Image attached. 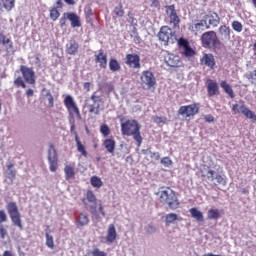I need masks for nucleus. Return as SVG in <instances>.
<instances>
[{"label": "nucleus", "instance_id": "nucleus-2", "mask_svg": "<svg viewBox=\"0 0 256 256\" xmlns=\"http://www.w3.org/2000/svg\"><path fill=\"white\" fill-rule=\"evenodd\" d=\"M157 196L162 205H168L169 209H172L173 211H175V209H179V199L177 198L175 191L169 187L160 188V190L157 192Z\"/></svg>", "mask_w": 256, "mask_h": 256}, {"label": "nucleus", "instance_id": "nucleus-15", "mask_svg": "<svg viewBox=\"0 0 256 256\" xmlns=\"http://www.w3.org/2000/svg\"><path fill=\"white\" fill-rule=\"evenodd\" d=\"M165 63L168 67H183V61H181V58L175 54H168L165 57Z\"/></svg>", "mask_w": 256, "mask_h": 256}, {"label": "nucleus", "instance_id": "nucleus-18", "mask_svg": "<svg viewBox=\"0 0 256 256\" xmlns=\"http://www.w3.org/2000/svg\"><path fill=\"white\" fill-rule=\"evenodd\" d=\"M166 13L169 15L171 23H173L175 26L181 23V19H179V16L177 15V11L175 10V5L172 4V5L166 6Z\"/></svg>", "mask_w": 256, "mask_h": 256}, {"label": "nucleus", "instance_id": "nucleus-50", "mask_svg": "<svg viewBox=\"0 0 256 256\" xmlns=\"http://www.w3.org/2000/svg\"><path fill=\"white\" fill-rule=\"evenodd\" d=\"M214 179L218 183V185H227V180L221 174H216Z\"/></svg>", "mask_w": 256, "mask_h": 256}, {"label": "nucleus", "instance_id": "nucleus-21", "mask_svg": "<svg viewBox=\"0 0 256 256\" xmlns=\"http://www.w3.org/2000/svg\"><path fill=\"white\" fill-rule=\"evenodd\" d=\"M207 93L208 97H215V95H219V84L209 79L207 84Z\"/></svg>", "mask_w": 256, "mask_h": 256}, {"label": "nucleus", "instance_id": "nucleus-32", "mask_svg": "<svg viewBox=\"0 0 256 256\" xmlns=\"http://www.w3.org/2000/svg\"><path fill=\"white\" fill-rule=\"evenodd\" d=\"M75 142H76L78 153L81 154L82 157H87L88 156L87 149L85 148V145L81 143V140H79V136H76Z\"/></svg>", "mask_w": 256, "mask_h": 256}, {"label": "nucleus", "instance_id": "nucleus-10", "mask_svg": "<svg viewBox=\"0 0 256 256\" xmlns=\"http://www.w3.org/2000/svg\"><path fill=\"white\" fill-rule=\"evenodd\" d=\"M48 162L49 169L52 173H55L57 169H59V158L57 156V150L55 149V145L50 144L48 149Z\"/></svg>", "mask_w": 256, "mask_h": 256}, {"label": "nucleus", "instance_id": "nucleus-43", "mask_svg": "<svg viewBox=\"0 0 256 256\" xmlns=\"http://www.w3.org/2000/svg\"><path fill=\"white\" fill-rule=\"evenodd\" d=\"M182 54L184 55V57H193V55H195V50H193V48L188 45L184 48Z\"/></svg>", "mask_w": 256, "mask_h": 256}, {"label": "nucleus", "instance_id": "nucleus-37", "mask_svg": "<svg viewBox=\"0 0 256 256\" xmlns=\"http://www.w3.org/2000/svg\"><path fill=\"white\" fill-rule=\"evenodd\" d=\"M207 17L209 19L208 20L209 25H212V27H217L219 25L220 18L217 13L207 15Z\"/></svg>", "mask_w": 256, "mask_h": 256}, {"label": "nucleus", "instance_id": "nucleus-36", "mask_svg": "<svg viewBox=\"0 0 256 256\" xmlns=\"http://www.w3.org/2000/svg\"><path fill=\"white\" fill-rule=\"evenodd\" d=\"M109 69L113 73L121 71V64H119V61H117V59L111 58L109 61Z\"/></svg>", "mask_w": 256, "mask_h": 256}, {"label": "nucleus", "instance_id": "nucleus-22", "mask_svg": "<svg viewBox=\"0 0 256 256\" xmlns=\"http://www.w3.org/2000/svg\"><path fill=\"white\" fill-rule=\"evenodd\" d=\"M218 32L222 41H229L231 39V28L229 26H220Z\"/></svg>", "mask_w": 256, "mask_h": 256}, {"label": "nucleus", "instance_id": "nucleus-53", "mask_svg": "<svg viewBox=\"0 0 256 256\" xmlns=\"http://www.w3.org/2000/svg\"><path fill=\"white\" fill-rule=\"evenodd\" d=\"M178 44L180 47H183V49H185L186 47H189V42L187 40H185L184 38H180L178 40Z\"/></svg>", "mask_w": 256, "mask_h": 256}, {"label": "nucleus", "instance_id": "nucleus-28", "mask_svg": "<svg viewBox=\"0 0 256 256\" xmlns=\"http://www.w3.org/2000/svg\"><path fill=\"white\" fill-rule=\"evenodd\" d=\"M103 145L106 151H108V153H112V154L115 153V145H116L115 139L108 138L103 142Z\"/></svg>", "mask_w": 256, "mask_h": 256}, {"label": "nucleus", "instance_id": "nucleus-5", "mask_svg": "<svg viewBox=\"0 0 256 256\" xmlns=\"http://www.w3.org/2000/svg\"><path fill=\"white\" fill-rule=\"evenodd\" d=\"M158 39L162 41L164 45H169V43H175L177 38L175 37V32L169 26H162L158 32Z\"/></svg>", "mask_w": 256, "mask_h": 256}, {"label": "nucleus", "instance_id": "nucleus-16", "mask_svg": "<svg viewBox=\"0 0 256 256\" xmlns=\"http://www.w3.org/2000/svg\"><path fill=\"white\" fill-rule=\"evenodd\" d=\"M200 173L204 181H215V170L211 169V166H203Z\"/></svg>", "mask_w": 256, "mask_h": 256}, {"label": "nucleus", "instance_id": "nucleus-35", "mask_svg": "<svg viewBox=\"0 0 256 256\" xmlns=\"http://www.w3.org/2000/svg\"><path fill=\"white\" fill-rule=\"evenodd\" d=\"M207 218L210 221H217L221 218V214L219 213L218 209H210L208 210Z\"/></svg>", "mask_w": 256, "mask_h": 256}, {"label": "nucleus", "instance_id": "nucleus-44", "mask_svg": "<svg viewBox=\"0 0 256 256\" xmlns=\"http://www.w3.org/2000/svg\"><path fill=\"white\" fill-rule=\"evenodd\" d=\"M86 199L89 203H97V197L93 193V191L88 190L86 193Z\"/></svg>", "mask_w": 256, "mask_h": 256}, {"label": "nucleus", "instance_id": "nucleus-51", "mask_svg": "<svg viewBox=\"0 0 256 256\" xmlns=\"http://www.w3.org/2000/svg\"><path fill=\"white\" fill-rule=\"evenodd\" d=\"M150 153L151 159L155 158L156 161H159L161 159V154L159 152H151V150H142V153Z\"/></svg>", "mask_w": 256, "mask_h": 256}, {"label": "nucleus", "instance_id": "nucleus-49", "mask_svg": "<svg viewBox=\"0 0 256 256\" xmlns=\"http://www.w3.org/2000/svg\"><path fill=\"white\" fill-rule=\"evenodd\" d=\"M161 165L164 167H172L173 166V160L169 157H163L160 161Z\"/></svg>", "mask_w": 256, "mask_h": 256}, {"label": "nucleus", "instance_id": "nucleus-26", "mask_svg": "<svg viewBox=\"0 0 256 256\" xmlns=\"http://www.w3.org/2000/svg\"><path fill=\"white\" fill-rule=\"evenodd\" d=\"M190 215L193 219H196L199 223H203L205 221V218L203 216V212L199 211L196 207L191 208Z\"/></svg>", "mask_w": 256, "mask_h": 256}, {"label": "nucleus", "instance_id": "nucleus-46", "mask_svg": "<svg viewBox=\"0 0 256 256\" xmlns=\"http://www.w3.org/2000/svg\"><path fill=\"white\" fill-rule=\"evenodd\" d=\"M46 245L49 247V249H55V242L53 241V236L49 235V233H46Z\"/></svg>", "mask_w": 256, "mask_h": 256}, {"label": "nucleus", "instance_id": "nucleus-17", "mask_svg": "<svg viewBox=\"0 0 256 256\" xmlns=\"http://www.w3.org/2000/svg\"><path fill=\"white\" fill-rule=\"evenodd\" d=\"M94 61L100 69H107V54L103 50H99L98 54L94 55Z\"/></svg>", "mask_w": 256, "mask_h": 256}, {"label": "nucleus", "instance_id": "nucleus-23", "mask_svg": "<svg viewBox=\"0 0 256 256\" xmlns=\"http://www.w3.org/2000/svg\"><path fill=\"white\" fill-rule=\"evenodd\" d=\"M78 51H79V43L75 40H70V42L66 45L67 55H77Z\"/></svg>", "mask_w": 256, "mask_h": 256}, {"label": "nucleus", "instance_id": "nucleus-33", "mask_svg": "<svg viewBox=\"0 0 256 256\" xmlns=\"http://www.w3.org/2000/svg\"><path fill=\"white\" fill-rule=\"evenodd\" d=\"M176 221H179V216L175 213H169L165 216V225L169 227V225H173Z\"/></svg>", "mask_w": 256, "mask_h": 256}, {"label": "nucleus", "instance_id": "nucleus-48", "mask_svg": "<svg viewBox=\"0 0 256 256\" xmlns=\"http://www.w3.org/2000/svg\"><path fill=\"white\" fill-rule=\"evenodd\" d=\"M67 15H69V12H64L62 17L59 20L60 27L62 28L67 27V19H69Z\"/></svg>", "mask_w": 256, "mask_h": 256}, {"label": "nucleus", "instance_id": "nucleus-47", "mask_svg": "<svg viewBox=\"0 0 256 256\" xmlns=\"http://www.w3.org/2000/svg\"><path fill=\"white\" fill-rule=\"evenodd\" d=\"M232 29H234L236 33H241V31H243V24H241L239 21H233Z\"/></svg>", "mask_w": 256, "mask_h": 256}, {"label": "nucleus", "instance_id": "nucleus-61", "mask_svg": "<svg viewBox=\"0 0 256 256\" xmlns=\"http://www.w3.org/2000/svg\"><path fill=\"white\" fill-rule=\"evenodd\" d=\"M26 95H27V97H33V95H34L33 89H28V90L26 91Z\"/></svg>", "mask_w": 256, "mask_h": 256}, {"label": "nucleus", "instance_id": "nucleus-27", "mask_svg": "<svg viewBox=\"0 0 256 256\" xmlns=\"http://www.w3.org/2000/svg\"><path fill=\"white\" fill-rule=\"evenodd\" d=\"M0 45L7 47L10 51H13V40L11 38H7L5 34L0 32Z\"/></svg>", "mask_w": 256, "mask_h": 256}, {"label": "nucleus", "instance_id": "nucleus-63", "mask_svg": "<svg viewBox=\"0 0 256 256\" xmlns=\"http://www.w3.org/2000/svg\"><path fill=\"white\" fill-rule=\"evenodd\" d=\"M56 5H57V9L63 8V2L61 0H57Z\"/></svg>", "mask_w": 256, "mask_h": 256}, {"label": "nucleus", "instance_id": "nucleus-52", "mask_svg": "<svg viewBox=\"0 0 256 256\" xmlns=\"http://www.w3.org/2000/svg\"><path fill=\"white\" fill-rule=\"evenodd\" d=\"M154 122L157 123L158 125H161V123L163 125H165V123H167V117H165V116H161V117L156 116V117H154Z\"/></svg>", "mask_w": 256, "mask_h": 256}, {"label": "nucleus", "instance_id": "nucleus-57", "mask_svg": "<svg viewBox=\"0 0 256 256\" xmlns=\"http://www.w3.org/2000/svg\"><path fill=\"white\" fill-rule=\"evenodd\" d=\"M70 132L72 133V135H74L75 141H77V137H79V134H77V131H75V124L71 125Z\"/></svg>", "mask_w": 256, "mask_h": 256}, {"label": "nucleus", "instance_id": "nucleus-30", "mask_svg": "<svg viewBox=\"0 0 256 256\" xmlns=\"http://www.w3.org/2000/svg\"><path fill=\"white\" fill-rule=\"evenodd\" d=\"M220 87L223 88V91L227 93L231 99H235V92H233V88H231V85H229L227 81L222 80L220 82Z\"/></svg>", "mask_w": 256, "mask_h": 256}, {"label": "nucleus", "instance_id": "nucleus-11", "mask_svg": "<svg viewBox=\"0 0 256 256\" xmlns=\"http://www.w3.org/2000/svg\"><path fill=\"white\" fill-rule=\"evenodd\" d=\"M64 105L69 113V115H76L78 119H81V112L79 111V107L75 102V99L71 95H67L64 98Z\"/></svg>", "mask_w": 256, "mask_h": 256}, {"label": "nucleus", "instance_id": "nucleus-6", "mask_svg": "<svg viewBox=\"0 0 256 256\" xmlns=\"http://www.w3.org/2000/svg\"><path fill=\"white\" fill-rule=\"evenodd\" d=\"M199 113V103H192L189 105L181 106L178 109V115L184 117L185 119H191Z\"/></svg>", "mask_w": 256, "mask_h": 256}, {"label": "nucleus", "instance_id": "nucleus-60", "mask_svg": "<svg viewBox=\"0 0 256 256\" xmlns=\"http://www.w3.org/2000/svg\"><path fill=\"white\" fill-rule=\"evenodd\" d=\"M151 5L150 7H158L159 6V0H150Z\"/></svg>", "mask_w": 256, "mask_h": 256}, {"label": "nucleus", "instance_id": "nucleus-25", "mask_svg": "<svg viewBox=\"0 0 256 256\" xmlns=\"http://www.w3.org/2000/svg\"><path fill=\"white\" fill-rule=\"evenodd\" d=\"M67 17H68V21L71 22V27L73 29L77 27H81V19L76 13L68 12Z\"/></svg>", "mask_w": 256, "mask_h": 256}, {"label": "nucleus", "instance_id": "nucleus-8", "mask_svg": "<svg viewBox=\"0 0 256 256\" xmlns=\"http://www.w3.org/2000/svg\"><path fill=\"white\" fill-rule=\"evenodd\" d=\"M141 85L143 89H153L155 85H157V80L155 79V75L153 72L149 70H145L142 72V75L140 77Z\"/></svg>", "mask_w": 256, "mask_h": 256}, {"label": "nucleus", "instance_id": "nucleus-59", "mask_svg": "<svg viewBox=\"0 0 256 256\" xmlns=\"http://www.w3.org/2000/svg\"><path fill=\"white\" fill-rule=\"evenodd\" d=\"M83 88L85 89V91H87V93H89V91H91V83L90 82H85L83 84Z\"/></svg>", "mask_w": 256, "mask_h": 256}, {"label": "nucleus", "instance_id": "nucleus-54", "mask_svg": "<svg viewBox=\"0 0 256 256\" xmlns=\"http://www.w3.org/2000/svg\"><path fill=\"white\" fill-rule=\"evenodd\" d=\"M7 221V214L5 210H0V223H5Z\"/></svg>", "mask_w": 256, "mask_h": 256}, {"label": "nucleus", "instance_id": "nucleus-1", "mask_svg": "<svg viewBox=\"0 0 256 256\" xmlns=\"http://www.w3.org/2000/svg\"><path fill=\"white\" fill-rule=\"evenodd\" d=\"M121 133L126 137H133L138 147H141L143 143V137L141 136V124L135 119H128L121 123Z\"/></svg>", "mask_w": 256, "mask_h": 256}, {"label": "nucleus", "instance_id": "nucleus-55", "mask_svg": "<svg viewBox=\"0 0 256 256\" xmlns=\"http://www.w3.org/2000/svg\"><path fill=\"white\" fill-rule=\"evenodd\" d=\"M47 97H48V103L50 107H54L55 103H54L53 95L51 94V92L47 93Z\"/></svg>", "mask_w": 256, "mask_h": 256}, {"label": "nucleus", "instance_id": "nucleus-24", "mask_svg": "<svg viewBox=\"0 0 256 256\" xmlns=\"http://www.w3.org/2000/svg\"><path fill=\"white\" fill-rule=\"evenodd\" d=\"M15 9V0H0V11H13Z\"/></svg>", "mask_w": 256, "mask_h": 256}, {"label": "nucleus", "instance_id": "nucleus-12", "mask_svg": "<svg viewBox=\"0 0 256 256\" xmlns=\"http://www.w3.org/2000/svg\"><path fill=\"white\" fill-rule=\"evenodd\" d=\"M200 65L207 67L210 71H214L217 68V62L215 61V56L211 53L203 54L200 58Z\"/></svg>", "mask_w": 256, "mask_h": 256}, {"label": "nucleus", "instance_id": "nucleus-58", "mask_svg": "<svg viewBox=\"0 0 256 256\" xmlns=\"http://www.w3.org/2000/svg\"><path fill=\"white\" fill-rule=\"evenodd\" d=\"M0 237L1 239H5V237H7V230L5 228L0 227Z\"/></svg>", "mask_w": 256, "mask_h": 256}, {"label": "nucleus", "instance_id": "nucleus-9", "mask_svg": "<svg viewBox=\"0 0 256 256\" xmlns=\"http://www.w3.org/2000/svg\"><path fill=\"white\" fill-rule=\"evenodd\" d=\"M91 104H87V108L89 113H94L95 115H99L101 111V105H103V98L97 95V92L92 93L90 96Z\"/></svg>", "mask_w": 256, "mask_h": 256}, {"label": "nucleus", "instance_id": "nucleus-42", "mask_svg": "<svg viewBox=\"0 0 256 256\" xmlns=\"http://www.w3.org/2000/svg\"><path fill=\"white\" fill-rule=\"evenodd\" d=\"M14 85L15 87H22V89H26L27 88V84H25V81L23 80V77L18 76L15 80H14Z\"/></svg>", "mask_w": 256, "mask_h": 256}, {"label": "nucleus", "instance_id": "nucleus-45", "mask_svg": "<svg viewBox=\"0 0 256 256\" xmlns=\"http://www.w3.org/2000/svg\"><path fill=\"white\" fill-rule=\"evenodd\" d=\"M60 15L61 13H59V10H57V8H52L50 10V19H52V21H57Z\"/></svg>", "mask_w": 256, "mask_h": 256}, {"label": "nucleus", "instance_id": "nucleus-40", "mask_svg": "<svg viewBox=\"0 0 256 256\" xmlns=\"http://www.w3.org/2000/svg\"><path fill=\"white\" fill-rule=\"evenodd\" d=\"M88 256H108V255H107V252L95 247L90 253H88Z\"/></svg>", "mask_w": 256, "mask_h": 256}, {"label": "nucleus", "instance_id": "nucleus-3", "mask_svg": "<svg viewBox=\"0 0 256 256\" xmlns=\"http://www.w3.org/2000/svg\"><path fill=\"white\" fill-rule=\"evenodd\" d=\"M202 47L205 49H221V40L217 37L215 31H208L201 36Z\"/></svg>", "mask_w": 256, "mask_h": 256}, {"label": "nucleus", "instance_id": "nucleus-56", "mask_svg": "<svg viewBox=\"0 0 256 256\" xmlns=\"http://www.w3.org/2000/svg\"><path fill=\"white\" fill-rule=\"evenodd\" d=\"M204 120L206 121V123H213L215 121V117H213V115L208 114L204 117Z\"/></svg>", "mask_w": 256, "mask_h": 256}, {"label": "nucleus", "instance_id": "nucleus-62", "mask_svg": "<svg viewBox=\"0 0 256 256\" xmlns=\"http://www.w3.org/2000/svg\"><path fill=\"white\" fill-rule=\"evenodd\" d=\"M3 256H15V254H13L12 251L6 250L4 251Z\"/></svg>", "mask_w": 256, "mask_h": 256}, {"label": "nucleus", "instance_id": "nucleus-64", "mask_svg": "<svg viewBox=\"0 0 256 256\" xmlns=\"http://www.w3.org/2000/svg\"><path fill=\"white\" fill-rule=\"evenodd\" d=\"M203 256H221L219 254H213V253H207V254H204Z\"/></svg>", "mask_w": 256, "mask_h": 256}, {"label": "nucleus", "instance_id": "nucleus-41", "mask_svg": "<svg viewBox=\"0 0 256 256\" xmlns=\"http://www.w3.org/2000/svg\"><path fill=\"white\" fill-rule=\"evenodd\" d=\"M100 133L103 137H109V135H111V128H109L107 124H102L100 126Z\"/></svg>", "mask_w": 256, "mask_h": 256}, {"label": "nucleus", "instance_id": "nucleus-14", "mask_svg": "<svg viewBox=\"0 0 256 256\" xmlns=\"http://www.w3.org/2000/svg\"><path fill=\"white\" fill-rule=\"evenodd\" d=\"M125 63L132 69H141V57H139V54H127Z\"/></svg>", "mask_w": 256, "mask_h": 256}, {"label": "nucleus", "instance_id": "nucleus-38", "mask_svg": "<svg viewBox=\"0 0 256 256\" xmlns=\"http://www.w3.org/2000/svg\"><path fill=\"white\" fill-rule=\"evenodd\" d=\"M13 167H15V164L13 163L7 164V171H8L7 175H8V179H10L11 181H13L17 177V172L13 170Z\"/></svg>", "mask_w": 256, "mask_h": 256}, {"label": "nucleus", "instance_id": "nucleus-7", "mask_svg": "<svg viewBox=\"0 0 256 256\" xmlns=\"http://www.w3.org/2000/svg\"><path fill=\"white\" fill-rule=\"evenodd\" d=\"M232 111H233L234 115L241 113L242 115H244V117H246V119H251L252 123H256L255 112H253L251 109H249L247 107V105L234 104V105H232Z\"/></svg>", "mask_w": 256, "mask_h": 256}, {"label": "nucleus", "instance_id": "nucleus-34", "mask_svg": "<svg viewBox=\"0 0 256 256\" xmlns=\"http://www.w3.org/2000/svg\"><path fill=\"white\" fill-rule=\"evenodd\" d=\"M112 15L114 19L121 18L123 17V15H125V10H123L122 3H119V5L114 8V10L112 11Z\"/></svg>", "mask_w": 256, "mask_h": 256}, {"label": "nucleus", "instance_id": "nucleus-4", "mask_svg": "<svg viewBox=\"0 0 256 256\" xmlns=\"http://www.w3.org/2000/svg\"><path fill=\"white\" fill-rule=\"evenodd\" d=\"M7 211L13 225L19 228L20 231H23V221L21 220V212H19V207H17V203L16 202L8 203Z\"/></svg>", "mask_w": 256, "mask_h": 256}, {"label": "nucleus", "instance_id": "nucleus-13", "mask_svg": "<svg viewBox=\"0 0 256 256\" xmlns=\"http://www.w3.org/2000/svg\"><path fill=\"white\" fill-rule=\"evenodd\" d=\"M20 73L22 74V77L28 83L29 85H35L36 79H35V71H33V68H29L27 66H20Z\"/></svg>", "mask_w": 256, "mask_h": 256}, {"label": "nucleus", "instance_id": "nucleus-31", "mask_svg": "<svg viewBox=\"0 0 256 256\" xmlns=\"http://www.w3.org/2000/svg\"><path fill=\"white\" fill-rule=\"evenodd\" d=\"M65 179L66 181H71V179H75V168L71 165H66L64 167Z\"/></svg>", "mask_w": 256, "mask_h": 256}, {"label": "nucleus", "instance_id": "nucleus-20", "mask_svg": "<svg viewBox=\"0 0 256 256\" xmlns=\"http://www.w3.org/2000/svg\"><path fill=\"white\" fill-rule=\"evenodd\" d=\"M106 243H115L117 239V229L115 228V224H110L107 229L106 234Z\"/></svg>", "mask_w": 256, "mask_h": 256}, {"label": "nucleus", "instance_id": "nucleus-19", "mask_svg": "<svg viewBox=\"0 0 256 256\" xmlns=\"http://www.w3.org/2000/svg\"><path fill=\"white\" fill-rule=\"evenodd\" d=\"M209 29V25H207V21L200 20L196 24L190 26V31L195 35H199V33H203L204 30Z\"/></svg>", "mask_w": 256, "mask_h": 256}, {"label": "nucleus", "instance_id": "nucleus-39", "mask_svg": "<svg viewBox=\"0 0 256 256\" xmlns=\"http://www.w3.org/2000/svg\"><path fill=\"white\" fill-rule=\"evenodd\" d=\"M90 183L92 187H95L96 189H101V186L103 185V180H101L99 176H92L90 179Z\"/></svg>", "mask_w": 256, "mask_h": 256}, {"label": "nucleus", "instance_id": "nucleus-29", "mask_svg": "<svg viewBox=\"0 0 256 256\" xmlns=\"http://www.w3.org/2000/svg\"><path fill=\"white\" fill-rule=\"evenodd\" d=\"M85 225H89V217L85 213H80L76 219V226L85 227Z\"/></svg>", "mask_w": 256, "mask_h": 256}]
</instances>
